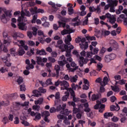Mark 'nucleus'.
<instances>
[{"label":"nucleus","mask_w":127,"mask_h":127,"mask_svg":"<svg viewBox=\"0 0 127 127\" xmlns=\"http://www.w3.org/2000/svg\"><path fill=\"white\" fill-rule=\"evenodd\" d=\"M72 41V38H71V35H68L66 36L64 40L65 44H63V41L62 40H59L57 42V45L56 47L61 49L63 52L65 51L66 56L67 60L71 61L72 58L71 57V52L72 49H74V46L71 45V41Z\"/></svg>","instance_id":"f257e3e1"},{"label":"nucleus","mask_w":127,"mask_h":127,"mask_svg":"<svg viewBox=\"0 0 127 127\" xmlns=\"http://www.w3.org/2000/svg\"><path fill=\"white\" fill-rule=\"evenodd\" d=\"M24 42H25V41L22 40H18L17 42H14V44L18 45V46L20 47L18 50V53L19 56H22V55L25 53L24 49L26 51L28 50V46L25 45Z\"/></svg>","instance_id":"f03ea898"},{"label":"nucleus","mask_w":127,"mask_h":127,"mask_svg":"<svg viewBox=\"0 0 127 127\" xmlns=\"http://www.w3.org/2000/svg\"><path fill=\"white\" fill-rule=\"evenodd\" d=\"M12 16V11L4 9V13L0 14V19L3 23H6Z\"/></svg>","instance_id":"7ed1b4c3"},{"label":"nucleus","mask_w":127,"mask_h":127,"mask_svg":"<svg viewBox=\"0 0 127 127\" xmlns=\"http://www.w3.org/2000/svg\"><path fill=\"white\" fill-rule=\"evenodd\" d=\"M25 16L30 17V16H31V13L26 9H25L24 11H23V9L22 8L20 16H19L17 19V21H27V18Z\"/></svg>","instance_id":"20e7f679"},{"label":"nucleus","mask_w":127,"mask_h":127,"mask_svg":"<svg viewBox=\"0 0 127 127\" xmlns=\"http://www.w3.org/2000/svg\"><path fill=\"white\" fill-rule=\"evenodd\" d=\"M18 26L19 29L20 30H27V29H30L31 28V27L32 25H31V24L30 23L28 22L27 23H25V21H18Z\"/></svg>","instance_id":"39448f33"},{"label":"nucleus","mask_w":127,"mask_h":127,"mask_svg":"<svg viewBox=\"0 0 127 127\" xmlns=\"http://www.w3.org/2000/svg\"><path fill=\"white\" fill-rule=\"evenodd\" d=\"M98 52H99V49L98 48H96L93 49V53L91 52H85V51H82L80 53L81 56H83V57H86V58H91L92 56L93 55H95V54H98Z\"/></svg>","instance_id":"423d86ee"},{"label":"nucleus","mask_w":127,"mask_h":127,"mask_svg":"<svg viewBox=\"0 0 127 127\" xmlns=\"http://www.w3.org/2000/svg\"><path fill=\"white\" fill-rule=\"evenodd\" d=\"M3 40V44L6 46H9L11 42V37L8 36L7 32L4 31L2 34Z\"/></svg>","instance_id":"0eeeda50"},{"label":"nucleus","mask_w":127,"mask_h":127,"mask_svg":"<svg viewBox=\"0 0 127 127\" xmlns=\"http://www.w3.org/2000/svg\"><path fill=\"white\" fill-rule=\"evenodd\" d=\"M10 54H7L6 56L2 58V60L4 63H5V65L7 66V67H10L11 66V63H9L10 61Z\"/></svg>","instance_id":"6e6552de"},{"label":"nucleus","mask_w":127,"mask_h":127,"mask_svg":"<svg viewBox=\"0 0 127 127\" xmlns=\"http://www.w3.org/2000/svg\"><path fill=\"white\" fill-rule=\"evenodd\" d=\"M88 63V59H85L83 56L79 57L78 60V64L80 67H83L84 64H87Z\"/></svg>","instance_id":"1a4fd4ad"},{"label":"nucleus","mask_w":127,"mask_h":127,"mask_svg":"<svg viewBox=\"0 0 127 127\" xmlns=\"http://www.w3.org/2000/svg\"><path fill=\"white\" fill-rule=\"evenodd\" d=\"M61 86H62L61 90H67V91H69L68 90L69 89L68 88V87H69V82L68 81L66 80L61 81Z\"/></svg>","instance_id":"9d476101"},{"label":"nucleus","mask_w":127,"mask_h":127,"mask_svg":"<svg viewBox=\"0 0 127 127\" xmlns=\"http://www.w3.org/2000/svg\"><path fill=\"white\" fill-rule=\"evenodd\" d=\"M68 91L70 93L71 97H72L73 102H77L78 99L76 98V96L75 95V91H74L71 88H68Z\"/></svg>","instance_id":"9b49d317"},{"label":"nucleus","mask_w":127,"mask_h":127,"mask_svg":"<svg viewBox=\"0 0 127 127\" xmlns=\"http://www.w3.org/2000/svg\"><path fill=\"white\" fill-rule=\"evenodd\" d=\"M25 63L27 65L26 67L27 70H30V69H33L34 68V65L32 64H30V61H29V60H26Z\"/></svg>","instance_id":"f8f14e48"},{"label":"nucleus","mask_w":127,"mask_h":127,"mask_svg":"<svg viewBox=\"0 0 127 127\" xmlns=\"http://www.w3.org/2000/svg\"><path fill=\"white\" fill-rule=\"evenodd\" d=\"M8 46H5L4 44H1L0 45V51H3V52H8V50L7 49V48H6V47H7Z\"/></svg>","instance_id":"ddd939ff"},{"label":"nucleus","mask_w":127,"mask_h":127,"mask_svg":"<svg viewBox=\"0 0 127 127\" xmlns=\"http://www.w3.org/2000/svg\"><path fill=\"white\" fill-rule=\"evenodd\" d=\"M10 102L9 100H6V101H0V107H7L9 106Z\"/></svg>","instance_id":"4468645a"},{"label":"nucleus","mask_w":127,"mask_h":127,"mask_svg":"<svg viewBox=\"0 0 127 127\" xmlns=\"http://www.w3.org/2000/svg\"><path fill=\"white\" fill-rule=\"evenodd\" d=\"M66 67L67 68V70H69V72H75V71L77 70L79 68V66H76L75 68H71V65H70V64H66Z\"/></svg>","instance_id":"2eb2a0df"},{"label":"nucleus","mask_w":127,"mask_h":127,"mask_svg":"<svg viewBox=\"0 0 127 127\" xmlns=\"http://www.w3.org/2000/svg\"><path fill=\"white\" fill-rule=\"evenodd\" d=\"M32 94H33V95H32L31 97H36L37 98H38V97L41 96V93H40L39 90L36 89L33 90Z\"/></svg>","instance_id":"dca6fc26"},{"label":"nucleus","mask_w":127,"mask_h":127,"mask_svg":"<svg viewBox=\"0 0 127 127\" xmlns=\"http://www.w3.org/2000/svg\"><path fill=\"white\" fill-rule=\"evenodd\" d=\"M36 60V63L37 64H38L39 65H41V66H42V67L44 66V63H43V62H42V58H41V57H37Z\"/></svg>","instance_id":"f3484780"},{"label":"nucleus","mask_w":127,"mask_h":127,"mask_svg":"<svg viewBox=\"0 0 127 127\" xmlns=\"http://www.w3.org/2000/svg\"><path fill=\"white\" fill-rule=\"evenodd\" d=\"M107 1H109L110 6H117L118 5V1L117 0H108Z\"/></svg>","instance_id":"a211bd4d"},{"label":"nucleus","mask_w":127,"mask_h":127,"mask_svg":"<svg viewBox=\"0 0 127 127\" xmlns=\"http://www.w3.org/2000/svg\"><path fill=\"white\" fill-rule=\"evenodd\" d=\"M65 95L63 96L62 100L63 101V102H66L67 100H68V98H69V96H70V93H69V92L65 91L64 92Z\"/></svg>","instance_id":"6ab92c4d"},{"label":"nucleus","mask_w":127,"mask_h":127,"mask_svg":"<svg viewBox=\"0 0 127 127\" xmlns=\"http://www.w3.org/2000/svg\"><path fill=\"white\" fill-rule=\"evenodd\" d=\"M108 82L109 79L108 78V77L105 76L103 78V81L101 82V85L103 86V87H105L106 85L108 84Z\"/></svg>","instance_id":"aec40b11"},{"label":"nucleus","mask_w":127,"mask_h":127,"mask_svg":"<svg viewBox=\"0 0 127 127\" xmlns=\"http://www.w3.org/2000/svg\"><path fill=\"white\" fill-rule=\"evenodd\" d=\"M66 104H63L62 108L64 112L63 113H62V114L63 115H66V116H68V115H69V111H68V109L65 110V108H66ZM64 110H65L64 111Z\"/></svg>","instance_id":"412c9836"},{"label":"nucleus","mask_w":127,"mask_h":127,"mask_svg":"<svg viewBox=\"0 0 127 127\" xmlns=\"http://www.w3.org/2000/svg\"><path fill=\"white\" fill-rule=\"evenodd\" d=\"M78 80V75H75L73 76H70L69 77V80L71 83H76L77 80Z\"/></svg>","instance_id":"4be33fe9"},{"label":"nucleus","mask_w":127,"mask_h":127,"mask_svg":"<svg viewBox=\"0 0 127 127\" xmlns=\"http://www.w3.org/2000/svg\"><path fill=\"white\" fill-rule=\"evenodd\" d=\"M37 54H39V55H46L47 53H46V52L45 51V50L44 49H42L41 50H39L38 49H37Z\"/></svg>","instance_id":"5701e85b"},{"label":"nucleus","mask_w":127,"mask_h":127,"mask_svg":"<svg viewBox=\"0 0 127 127\" xmlns=\"http://www.w3.org/2000/svg\"><path fill=\"white\" fill-rule=\"evenodd\" d=\"M80 47L81 49L86 50L89 47V44L88 43H84L83 44H79Z\"/></svg>","instance_id":"b1692460"},{"label":"nucleus","mask_w":127,"mask_h":127,"mask_svg":"<svg viewBox=\"0 0 127 127\" xmlns=\"http://www.w3.org/2000/svg\"><path fill=\"white\" fill-rule=\"evenodd\" d=\"M65 57L66 58H65V56H64V55H63L60 57L59 59L60 60H61V61H68V62H72V61H73V59L72 58L71 61H69V60L67 59L68 57H66V53H65Z\"/></svg>","instance_id":"393cba45"},{"label":"nucleus","mask_w":127,"mask_h":127,"mask_svg":"<svg viewBox=\"0 0 127 127\" xmlns=\"http://www.w3.org/2000/svg\"><path fill=\"white\" fill-rule=\"evenodd\" d=\"M89 10L90 12H93L95 11V10H97L98 12H101V8H100V6H98L96 9H95L94 7H90Z\"/></svg>","instance_id":"a878e982"},{"label":"nucleus","mask_w":127,"mask_h":127,"mask_svg":"<svg viewBox=\"0 0 127 127\" xmlns=\"http://www.w3.org/2000/svg\"><path fill=\"white\" fill-rule=\"evenodd\" d=\"M120 106H119V104H116V106L115 105L112 106H111V110L112 111H114L115 110V111H120Z\"/></svg>","instance_id":"bb28decb"},{"label":"nucleus","mask_w":127,"mask_h":127,"mask_svg":"<svg viewBox=\"0 0 127 127\" xmlns=\"http://www.w3.org/2000/svg\"><path fill=\"white\" fill-rule=\"evenodd\" d=\"M43 98L41 97L38 99V100L35 101V105H41L43 103L44 101Z\"/></svg>","instance_id":"cd10ccee"},{"label":"nucleus","mask_w":127,"mask_h":127,"mask_svg":"<svg viewBox=\"0 0 127 127\" xmlns=\"http://www.w3.org/2000/svg\"><path fill=\"white\" fill-rule=\"evenodd\" d=\"M46 67L48 68L47 71L49 73H51V68H52V64L51 63H47L46 64Z\"/></svg>","instance_id":"c85d7f7f"},{"label":"nucleus","mask_w":127,"mask_h":127,"mask_svg":"<svg viewBox=\"0 0 127 127\" xmlns=\"http://www.w3.org/2000/svg\"><path fill=\"white\" fill-rule=\"evenodd\" d=\"M91 15H92V13L89 12L87 14V16L85 17V19L83 21L84 24H88V18L91 17Z\"/></svg>","instance_id":"c756f323"},{"label":"nucleus","mask_w":127,"mask_h":127,"mask_svg":"<svg viewBox=\"0 0 127 127\" xmlns=\"http://www.w3.org/2000/svg\"><path fill=\"white\" fill-rule=\"evenodd\" d=\"M73 32H75V31H68V30L64 29L61 31V34L62 35H65L68 34V33H73Z\"/></svg>","instance_id":"7c9ffc66"},{"label":"nucleus","mask_w":127,"mask_h":127,"mask_svg":"<svg viewBox=\"0 0 127 127\" xmlns=\"http://www.w3.org/2000/svg\"><path fill=\"white\" fill-rule=\"evenodd\" d=\"M113 115L114 114L112 112H107L104 114V117L105 119H108V118H110V117H113Z\"/></svg>","instance_id":"2f4dec72"},{"label":"nucleus","mask_w":127,"mask_h":127,"mask_svg":"<svg viewBox=\"0 0 127 127\" xmlns=\"http://www.w3.org/2000/svg\"><path fill=\"white\" fill-rule=\"evenodd\" d=\"M68 63V61H58V64L60 65V66H62V67H63L65 64H67Z\"/></svg>","instance_id":"473e14b6"},{"label":"nucleus","mask_w":127,"mask_h":127,"mask_svg":"<svg viewBox=\"0 0 127 127\" xmlns=\"http://www.w3.org/2000/svg\"><path fill=\"white\" fill-rule=\"evenodd\" d=\"M39 92L40 93V94H45L46 92H47V90L46 89H44L43 87H41L38 88Z\"/></svg>","instance_id":"72a5a7b5"},{"label":"nucleus","mask_w":127,"mask_h":127,"mask_svg":"<svg viewBox=\"0 0 127 127\" xmlns=\"http://www.w3.org/2000/svg\"><path fill=\"white\" fill-rule=\"evenodd\" d=\"M68 14L69 15H72V14L74 13V9H73L72 6H70L68 8Z\"/></svg>","instance_id":"f704fd0d"},{"label":"nucleus","mask_w":127,"mask_h":127,"mask_svg":"<svg viewBox=\"0 0 127 127\" xmlns=\"http://www.w3.org/2000/svg\"><path fill=\"white\" fill-rule=\"evenodd\" d=\"M101 105L102 103H101L100 101H97V104L94 106V109H95V110H98V109L100 108V107H101Z\"/></svg>","instance_id":"c9c22d12"},{"label":"nucleus","mask_w":127,"mask_h":127,"mask_svg":"<svg viewBox=\"0 0 127 127\" xmlns=\"http://www.w3.org/2000/svg\"><path fill=\"white\" fill-rule=\"evenodd\" d=\"M34 54V48L31 49L30 51H28L27 53V55L28 56H31Z\"/></svg>","instance_id":"e433bc0d"},{"label":"nucleus","mask_w":127,"mask_h":127,"mask_svg":"<svg viewBox=\"0 0 127 127\" xmlns=\"http://www.w3.org/2000/svg\"><path fill=\"white\" fill-rule=\"evenodd\" d=\"M106 107V105L104 104H101V106L99 108V113H103L104 111H105V107Z\"/></svg>","instance_id":"4c0bfd02"},{"label":"nucleus","mask_w":127,"mask_h":127,"mask_svg":"<svg viewBox=\"0 0 127 127\" xmlns=\"http://www.w3.org/2000/svg\"><path fill=\"white\" fill-rule=\"evenodd\" d=\"M116 18L112 15V16L109 19V22L111 23L112 24H114L115 22H116Z\"/></svg>","instance_id":"58836bf2"},{"label":"nucleus","mask_w":127,"mask_h":127,"mask_svg":"<svg viewBox=\"0 0 127 127\" xmlns=\"http://www.w3.org/2000/svg\"><path fill=\"white\" fill-rule=\"evenodd\" d=\"M55 69L56 71L57 75H59V71L60 70V66L58 64H56L55 66Z\"/></svg>","instance_id":"ea45409f"},{"label":"nucleus","mask_w":127,"mask_h":127,"mask_svg":"<svg viewBox=\"0 0 127 127\" xmlns=\"http://www.w3.org/2000/svg\"><path fill=\"white\" fill-rule=\"evenodd\" d=\"M98 99H99L98 94H93L92 96V97H91L92 101H96V100H98Z\"/></svg>","instance_id":"a19ab883"},{"label":"nucleus","mask_w":127,"mask_h":127,"mask_svg":"<svg viewBox=\"0 0 127 127\" xmlns=\"http://www.w3.org/2000/svg\"><path fill=\"white\" fill-rule=\"evenodd\" d=\"M16 51V49L13 48L10 50V52L12 55V56H15V52Z\"/></svg>","instance_id":"79ce46f5"},{"label":"nucleus","mask_w":127,"mask_h":127,"mask_svg":"<svg viewBox=\"0 0 127 127\" xmlns=\"http://www.w3.org/2000/svg\"><path fill=\"white\" fill-rule=\"evenodd\" d=\"M62 109V106H61V105H57L56 106V111L57 112H60L63 110Z\"/></svg>","instance_id":"37998d69"},{"label":"nucleus","mask_w":127,"mask_h":127,"mask_svg":"<svg viewBox=\"0 0 127 127\" xmlns=\"http://www.w3.org/2000/svg\"><path fill=\"white\" fill-rule=\"evenodd\" d=\"M88 125L89 126H91V127H96V123L95 122H92V121H91L90 120V119H88Z\"/></svg>","instance_id":"c03bdc74"},{"label":"nucleus","mask_w":127,"mask_h":127,"mask_svg":"<svg viewBox=\"0 0 127 127\" xmlns=\"http://www.w3.org/2000/svg\"><path fill=\"white\" fill-rule=\"evenodd\" d=\"M111 32L110 31L104 30L102 31V35H105V36H108V35H110Z\"/></svg>","instance_id":"a18cd8bd"},{"label":"nucleus","mask_w":127,"mask_h":127,"mask_svg":"<svg viewBox=\"0 0 127 127\" xmlns=\"http://www.w3.org/2000/svg\"><path fill=\"white\" fill-rule=\"evenodd\" d=\"M25 90H26V88L24 84L20 85V91L21 92H25Z\"/></svg>","instance_id":"49530a36"},{"label":"nucleus","mask_w":127,"mask_h":127,"mask_svg":"<svg viewBox=\"0 0 127 127\" xmlns=\"http://www.w3.org/2000/svg\"><path fill=\"white\" fill-rule=\"evenodd\" d=\"M35 119L36 120H40V119H41V114L39 113H36Z\"/></svg>","instance_id":"de8ad7c7"},{"label":"nucleus","mask_w":127,"mask_h":127,"mask_svg":"<svg viewBox=\"0 0 127 127\" xmlns=\"http://www.w3.org/2000/svg\"><path fill=\"white\" fill-rule=\"evenodd\" d=\"M42 26L45 28H48L50 26V23L49 22L45 21L44 23L42 24Z\"/></svg>","instance_id":"09e8293b"},{"label":"nucleus","mask_w":127,"mask_h":127,"mask_svg":"<svg viewBox=\"0 0 127 127\" xmlns=\"http://www.w3.org/2000/svg\"><path fill=\"white\" fill-rule=\"evenodd\" d=\"M46 86H49V85H52V80L50 78L46 80Z\"/></svg>","instance_id":"8fccbe9b"},{"label":"nucleus","mask_w":127,"mask_h":127,"mask_svg":"<svg viewBox=\"0 0 127 127\" xmlns=\"http://www.w3.org/2000/svg\"><path fill=\"white\" fill-rule=\"evenodd\" d=\"M33 109L35 111H37V112H39L40 110V106L38 105H34L33 106Z\"/></svg>","instance_id":"3c124183"},{"label":"nucleus","mask_w":127,"mask_h":127,"mask_svg":"<svg viewBox=\"0 0 127 127\" xmlns=\"http://www.w3.org/2000/svg\"><path fill=\"white\" fill-rule=\"evenodd\" d=\"M32 30L33 33V35H36L37 34V31H38V29H37L36 27H32Z\"/></svg>","instance_id":"603ef678"},{"label":"nucleus","mask_w":127,"mask_h":127,"mask_svg":"<svg viewBox=\"0 0 127 127\" xmlns=\"http://www.w3.org/2000/svg\"><path fill=\"white\" fill-rule=\"evenodd\" d=\"M12 36L13 39H14L15 40L17 39V37H18V32H14L12 34Z\"/></svg>","instance_id":"864d4df0"},{"label":"nucleus","mask_w":127,"mask_h":127,"mask_svg":"<svg viewBox=\"0 0 127 127\" xmlns=\"http://www.w3.org/2000/svg\"><path fill=\"white\" fill-rule=\"evenodd\" d=\"M17 82L19 85H20L21 83H23V78L22 77L19 76L17 80Z\"/></svg>","instance_id":"5fc2aeb1"},{"label":"nucleus","mask_w":127,"mask_h":127,"mask_svg":"<svg viewBox=\"0 0 127 127\" xmlns=\"http://www.w3.org/2000/svg\"><path fill=\"white\" fill-rule=\"evenodd\" d=\"M84 107L85 108H89V103L88 102L85 103L84 104H80L79 106V108H83Z\"/></svg>","instance_id":"6e6d98bb"},{"label":"nucleus","mask_w":127,"mask_h":127,"mask_svg":"<svg viewBox=\"0 0 127 127\" xmlns=\"http://www.w3.org/2000/svg\"><path fill=\"white\" fill-rule=\"evenodd\" d=\"M112 90L113 91H114V92H117V93H119V92H120V88H119V87L116 86H113L112 87Z\"/></svg>","instance_id":"4d7b16f0"},{"label":"nucleus","mask_w":127,"mask_h":127,"mask_svg":"<svg viewBox=\"0 0 127 127\" xmlns=\"http://www.w3.org/2000/svg\"><path fill=\"white\" fill-rule=\"evenodd\" d=\"M36 20H37V15H34L33 16V18L31 21L32 23H35Z\"/></svg>","instance_id":"13d9d810"},{"label":"nucleus","mask_w":127,"mask_h":127,"mask_svg":"<svg viewBox=\"0 0 127 127\" xmlns=\"http://www.w3.org/2000/svg\"><path fill=\"white\" fill-rule=\"evenodd\" d=\"M58 23L60 27L62 26L64 28H65V27H66V23H63V22L59 21Z\"/></svg>","instance_id":"bf43d9fd"},{"label":"nucleus","mask_w":127,"mask_h":127,"mask_svg":"<svg viewBox=\"0 0 127 127\" xmlns=\"http://www.w3.org/2000/svg\"><path fill=\"white\" fill-rule=\"evenodd\" d=\"M48 3L50 5H52L53 7H54V8H55L56 9H57L58 8L57 7H56V4H55V3L50 1L49 2H48Z\"/></svg>","instance_id":"052dcab7"},{"label":"nucleus","mask_w":127,"mask_h":127,"mask_svg":"<svg viewBox=\"0 0 127 127\" xmlns=\"http://www.w3.org/2000/svg\"><path fill=\"white\" fill-rule=\"evenodd\" d=\"M105 61L106 62H110L112 60H111V58H110V56L109 55H107L105 57Z\"/></svg>","instance_id":"680f3d73"},{"label":"nucleus","mask_w":127,"mask_h":127,"mask_svg":"<svg viewBox=\"0 0 127 127\" xmlns=\"http://www.w3.org/2000/svg\"><path fill=\"white\" fill-rule=\"evenodd\" d=\"M2 122L3 123V124H4V125H6V124L8 123V119L7 117H5L3 118Z\"/></svg>","instance_id":"e2e57ef3"},{"label":"nucleus","mask_w":127,"mask_h":127,"mask_svg":"<svg viewBox=\"0 0 127 127\" xmlns=\"http://www.w3.org/2000/svg\"><path fill=\"white\" fill-rule=\"evenodd\" d=\"M112 122H114V123H117V122H119V118L116 116H114L112 119H111Z\"/></svg>","instance_id":"0e129e2a"},{"label":"nucleus","mask_w":127,"mask_h":127,"mask_svg":"<svg viewBox=\"0 0 127 127\" xmlns=\"http://www.w3.org/2000/svg\"><path fill=\"white\" fill-rule=\"evenodd\" d=\"M94 59H95V60H98L99 62L102 61V58H101V57L98 56V55H95L94 57Z\"/></svg>","instance_id":"69168bd1"},{"label":"nucleus","mask_w":127,"mask_h":127,"mask_svg":"<svg viewBox=\"0 0 127 127\" xmlns=\"http://www.w3.org/2000/svg\"><path fill=\"white\" fill-rule=\"evenodd\" d=\"M55 97L56 100H59V99H60V92H57L55 94Z\"/></svg>","instance_id":"338daca9"},{"label":"nucleus","mask_w":127,"mask_h":127,"mask_svg":"<svg viewBox=\"0 0 127 127\" xmlns=\"http://www.w3.org/2000/svg\"><path fill=\"white\" fill-rule=\"evenodd\" d=\"M28 44L30 46H35V43L32 41H28Z\"/></svg>","instance_id":"774afa93"}]
</instances>
